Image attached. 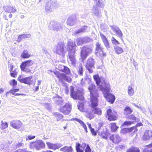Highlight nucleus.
Here are the masks:
<instances>
[{
    "mask_svg": "<svg viewBox=\"0 0 152 152\" xmlns=\"http://www.w3.org/2000/svg\"><path fill=\"white\" fill-rule=\"evenodd\" d=\"M75 51L74 50L72 51V53L71 52L69 53L68 57L70 61H71L72 64L73 65H75L76 62V60L75 58Z\"/></svg>",
    "mask_w": 152,
    "mask_h": 152,
    "instance_id": "obj_22",
    "label": "nucleus"
},
{
    "mask_svg": "<svg viewBox=\"0 0 152 152\" xmlns=\"http://www.w3.org/2000/svg\"><path fill=\"white\" fill-rule=\"evenodd\" d=\"M128 133L133 132L134 134L135 132H137L138 129L136 128L134 126L128 128Z\"/></svg>",
    "mask_w": 152,
    "mask_h": 152,
    "instance_id": "obj_39",
    "label": "nucleus"
},
{
    "mask_svg": "<svg viewBox=\"0 0 152 152\" xmlns=\"http://www.w3.org/2000/svg\"><path fill=\"white\" fill-rule=\"evenodd\" d=\"M1 129H4L7 128L8 124L6 122H3L2 121H1Z\"/></svg>",
    "mask_w": 152,
    "mask_h": 152,
    "instance_id": "obj_40",
    "label": "nucleus"
},
{
    "mask_svg": "<svg viewBox=\"0 0 152 152\" xmlns=\"http://www.w3.org/2000/svg\"><path fill=\"white\" fill-rule=\"evenodd\" d=\"M93 78L95 81L97 86H100L101 83V78L98 74L95 75L93 76Z\"/></svg>",
    "mask_w": 152,
    "mask_h": 152,
    "instance_id": "obj_28",
    "label": "nucleus"
},
{
    "mask_svg": "<svg viewBox=\"0 0 152 152\" xmlns=\"http://www.w3.org/2000/svg\"><path fill=\"white\" fill-rule=\"evenodd\" d=\"M17 84V81L13 79L10 82V85L13 87L16 86Z\"/></svg>",
    "mask_w": 152,
    "mask_h": 152,
    "instance_id": "obj_44",
    "label": "nucleus"
},
{
    "mask_svg": "<svg viewBox=\"0 0 152 152\" xmlns=\"http://www.w3.org/2000/svg\"><path fill=\"white\" fill-rule=\"evenodd\" d=\"M124 113L126 115L131 114L133 112L132 109L128 106H126L124 109Z\"/></svg>",
    "mask_w": 152,
    "mask_h": 152,
    "instance_id": "obj_31",
    "label": "nucleus"
},
{
    "mask_svg": "<svg viewBox=\"0 0 152 152\" xmlns=\"http://www.w3.org/2000/svg\"><path fill=\"white\" fill-rule=\"evenodd\" d=\"M39 89V86H38L35 87V89L34 90V91H37Z\"/></svg>",
    "mask_w": 152,
    "mask_h": 152,
    "instance_id": "obj_59",
    "label": "nucleus"
},
{
    "mask_svg": "<svg viewBox=\"0 0 152 152\" xmlns=\"http://www.w3.org/2000/svg\"><path fill=\"white\" fill-rule=\"evenodd\" d=\"M134 123V121H125L121 124V126H129Z\"/></svg>",
    "mask_w": 152,
    "mask_h": 152,
    "instance_id": "obj_36",
    "label": "nucleus"
},
{
    "mask_svg": "<svg viewBox=\"0 0 152 152\" xmlns=\"http://www.w3.org/2000/svg\"><path fill=\"white\" fill-rule=\"evenodd\" d=\"M65 43L63 42H58L56 48L55 53L59 55L64 54L66 52L64 50Z\"/></svg>",
    "mask_w": 152,
    "mask_h": 152,
    "instance_id": "obj_12",
    "label": "nucleus"
},
{
    "mask_svg": "<svg viewBox=\"0 0 152 152\" xmlns=\"http://www.w3.org/2000/svg\"><path fill=\"white\" fill-rule=\"evenodd\" d=\"M61 71L66 75H69L70 73L69 69L67 67L64 66V68L61 70Z\"/></svg>",
    "mask_w": 152,
    "mask_h": 152,
    "instance_id": "obj_37",
    "label": "nucleus"
},
{
    "mask_svg": "<svg viewBox=\"0 0 152 152\" xmlns=\"http://www.w3.org/2000/svg\"><path fill=\"white\" fill-rule=\"evenodd\" d=\"M111 42L114 45H118L120 44L119 42L116 40L114 37L112 38Z\"/></svg>",
    "mask_w": 152,
    "mask_h": 152,
    "instance_id": "obj_46",
    "label": "nucleus"
},
{
    "mask_svg": "<svg viewBox=\"0 0 152 152\" xmlns=\"http://www.w3.org/2000/svg\"><path fill=\"white\" fill-rule=\"evenodd\" d=\"M87 145L85 143L81 145L79 143H76L75 149L77 152H84V150Z\"/></svg>",
    "mask_w": 152,
    "mask_h": 152,
    "instance_id": "obj_18",
    "label": "nucleus"
},
{
    "mask_svg": "<svg viewBox=\"0 0 152 152\" xmlns=\"http://www.w3.org/2000/svg\"><path fill=\"white\" fill-rule=\"evenodd\" d=\"M33 76H30L24 78H22L21 76L20 75L18 77V80L20 82L28 85H30L33 82Z\"/></svg>",
    "mask_w": 152,
    "mask_h": 152,
    "instance_id": "obj_15",
    "label": "nucleus"
},
{
    "mask_svg": "<svg viewBox=\"0 0 152 152\" xmlns=\"http://www.w3.org/2000/svg\"><path fill=\"white\" fill-rule=\"evenodd\" d=\"M102 138L106 139L107 138V134L105 132H103L101 133V135Z\"/></svg>",
    "mask_w": 152,
    "mask_h": 152,
    "instance_id": "obj_47",
    "label": "nucleus"
},
{
    "mask_svg": "<svg viewBox=\"0 0 152 152\" xmlns=\"http://www.w3.org/2000/svg\"><path fill=\"white\" fill-rule=\"evenodd\" d=\"M152 137V132L150 130H146L142 137V139L143 140L146 141L149 140Z\"/></svg>",
    "mask_w": 152,
    "mask_h": 152,
    "instance_id": "obj_21",
    "label": "nucleus"
},
{
    "mask_svg": "<svg viewBox=\"0 0 152 152\" xmlns=\"http://www.w3.org/2000/svg\"><path fill=\"white\" fill-rule=\"evenodd\" d=\"M8 67L10 76L14 78L16 77L18 74L19 70L18 68L16 67L12 63L8 64Z\"/></svg>",
    "mask_w": 152,
    "mask_h": 152,
    "instance_id": "obj_13",
    "label": "nucleus"
},
{
    "mask_svg": "<svg viewBox=\"0 0 152 152\" xmlns=\"http://www.w3.org/2000/svg\"><path fill=\"white\" fill-rule=\"evenodd\" d=\"M143 125L141 123H137L135 126H134L136 128H137V127L138 126H142Z\"/></svg>",
    "mask_w": 152,
    "mask_h": 152,
    "instance_id": "obj_54",
    "label": "nucleus"
},
{
    "mask_svg": "<svg viewBox=\"0 0 152 152\" xmlns=\"http://www.w3.org/2000/svg\"><path fill=\"white\" fill-rule=\"evenodd\" d=\"M126 118L128 119L132 120L134 121V123L136 122L137 119L136 118L133 114L130 115L128 116Z\"/></svg>",
    "mask_w": 152,
    "mask_h": 152,
    "instance_id": "obj_41",
    "label": "nucleus"
},
{
    "mask_svg": "<svg viewBox=\"0 0 152 152\" xmlns=\"http://www.w3.org/2000/svg\"><path fill=\"white\" fill-rule=\"evenodd\" d=\"M46 144L49 149L55 150L61 147L60 144H53L50 142H46Z\"/></svg>",
    "mask_w": 152,
    "mask_h": 152,
    "instance_id": "obj_20",
    "label": "nucleus"
},
{
    "mask_svg": "<svg viewBox=\"0 0 152 152\" xmlns=\"http://www.w3.org/2000/svg\"><path fill=\"white\" fill-rule=\"evenodd\" d=\"M4 92V90L2 88H0V94H1Z\"/></svg>",
    "mask_w": 152,
    "mask_h": 152,
    "instance_id": "obj_62",
    "label": "nucleus"
},
{
    "mask_svg": "<svg viewBox=\"0 0 152 152\" xmlns=\"http://www.w3.org/2000/svg\"><path fill=\"white\" fill-rule=\"evenodd\" d=\"M104 96L107 101L111 104H113L115 99V96L111 93H105L104 94Z\"/></svg>",
    "mask_w": 152,
    "mask_h": 152,
    "instance_id": "obj_16",
    "label": "nucleus"
},
{
    "mask_svg": "<svg viewBox=\"0 0 152 152\" xmlns=\"http://www.w3.org/2000/svg\"><path fill=\"white\" fill-rule=\"evenodd\" d=\"M87 124L88 125V126L90 130L91 129L93 128H92L91 126V125L89 123H87Z\"/></svg>",
    "mask_w": 152,
    "mask_h": 152,
    "instance_id": "obj_57",
    "label": "nucleus"
},
{
    "mask_svg": "<svg viewBox=\"0 0 152 152\" xmlns=\"http://www.w3.org/2000/svg\"><path fill=\"white\" fill-rule=\"evenodd\" d=\"M93 47L88 45L84 46L80 48V56L81 60L83 61L93 52Z\"/></svg>",
    "mask_w": 152,
    "mask_h": 152,
    "instance_id": "obj_2",
    "label": "nucleus"
},
{
    "mask_svg": "<svg viewBox=\"0 0 152 152\" xmlns=\"http://www.w3.org/2000/svg\"><path fill=\"white\" fill-rule=\"evenodd\" d=\"M31 56V55L30 54L27 50H24L21 55V57L24 59L28 58Z\"/></svg>",
    "mask_w": 152,
    "mask_h": 152,
    "instance_id": "obj_25",
    "label": "nucleus"
},
{
    "mask_svg": "<svg viewBox=\"0 0 152 152\" xmlns=\"http://www.w3.org/2000/svg\"><path fill=\"white\" fill-rule=\"evenodd\" d=\"M78 74L80 75H82L83 72V67L82 65L79 66L78 70Z\"/></svg>",
    "mask_w": 152,
    "mask_h": 152,
    "instance_id": "obj_43",
    "label": "nucleus"
},
{
    "mask_svg": "<svg viewBox=\"0 0 152 152\" xmlns=\"http://www.w3.org/2000/svg\"><path fill=\"white\" fill-rule=\"evenodd\" d=\"M110 124V129L113 132H115L118 128V127L116 126L115 123H111Z\"/></svg>",
    "mask_w": 152,
    "mask_h": 152,
    "instance_id": "obj_33",
    "label": "nucleus"
},
{
    "mask_svg": "<svg viewBox=\"0 0 152 152\" xmlns=\"http://www.w3.org/2000/svg\"><path fill=\"white\" fill-rule=\"evenodd\" d=\"M35 135L32 136L31 135H29L26 138V141H28L34 139L35 138Z\"/></svg>",
    "mask_w": 152,
    "mask_h": 152,
    "instance_id": "obj_48",
    "label": "nucleus"
},
{
    "mask_svg": "<svg viewBox=\"0 0 152 152\" xmlns=\"http://www.w3.org/2000/svg\"><path fill=\"white\" fill-rule=\"evenodd\" d=\"M75 20L72 17H69L66 23L67 25L69 26H72Z\"/></svg>",
    "mask_w": 152,
    "mask_h": 152,
    "instance_id": "obj_38",
    "label": "nucleus"
},
{
    "mask_svg": "<svg viewBox=\"0 0 152 152\" xmlns=\"http://www.w3.org/2000/svg\"><path fill=\"white\" fill-rule=\"evenodd\" d=\"M75 121H77L79 122L80 124L81 125V126L83 127L84 129L85 132L87 133L88 132L87 127L86 125V124L81 120L77 118H75L73 119Z\"/></svg>",
    "mask_w": 152,
    "mask_h": 152,
    "instance_id": "obj_27",
    "label": "nucleus"
},
{
    "mask_svg": "<svg viewBox=\"0 0 152 152\" xmlns=\"http://www.w3.org/2000/svg\"><path fill=\"white\" fill-rule=\"evenodd\" d=\"M22 122L19 120H16L12 121L10 123V126L13 128L19 129L21 128L22 126Z\"/></svg>",
    "mask_w": 152,
    "mask_h": 152,
    "instance_id": "obj_17",
    "label": "nucleus"
},
{
    "mask_svg": "<svg viewBox=\"0 0 152 152\" xmlns=\"http://www.w3.org/2000/svg\"><path fill=\"white\" fill-rule=\"evenodd\" d=\"M71 110V104L70 103L68 102L65 103L63 106L60 107L58 110L59 111L64 115H67L70 113Z\"/></svg>",
    "mask_w": 152,
    "mask_h": 152,
    "instance_id": "obj_10",
    "label": "nucleus"
},
{
    "mask_svg": "<svg viewBox=\"0 0 152 152\" xmlns=\"http://www.w3.org/2000/svg\"><path fill=\"white\" fill-rule=\"evenodd\" d=\"M128 95L130 96H132L134 94V89L131 86L128 87Z\"/></svg>",
    "mask_w": 152,
    "mask_h": 152,
    "instance_id": "obj_35",
    "label": "nucleus"
},
{
    "mask_svg": "<svg viewBox=\"0 0 152 152\" xmlns=\"http://www.w3.org/2000/svg\"><path fill=\"white\" fill-rule=\"evenodd\" d=\"M54 98H60V99H57L56 101H55V102H56V104L57 105H58L59 106H60V105H61L63 103V102H64V101L63 99H62V97H60L59 96H57V97H54Z\"/></svg>",
    "mask_w": 152,
    "mask_h": 152,
    "instance_id": "obj_30",
    "label": "nucleus"
},
{
    "mask_svg": "<svg viewBox=\"0 0 152 152\" xmlns=\"http://www.w3.org/2000/svg\"><path fill=\"white\" fill-rule=\"evenodd\" d=\"M115 33L116 35L118 37L121 38L123 36V34L120 30H117L115 31Z\"/></svg>",
    "mask_w": 152,
    "mask_h": 152,
    "instance_id": "obj_45",
    "label": "nucleus"
},
{
    "mask_svg": "<svg viewBox=\"0 0 152 152\" xmlns=\"http://www.w3.org/2000/svg\"><path fill=\"white\" fill-rule=\"evenodd\" d=\"M23 145V143L20 142L18 143L17 146L18 147H19Z\"/></svg>",
    "mask_w": 152,
    "mask_h": 152,
    "instance_id": "obj_55",
    "label": "nucleus"
},
{
    "mask_svg": "<svg viewBox=\"0 0 152 152\" xmlns=\"http://www.w3.org/2000/svg\"><path fill=\"white\" fill-rule=\"evenodd\" d=\"M12 15L11 14H10L9 15V17L10 18H12Z\"/></svg>",
    "mask_w": 152,
    "mask_h": 152,
    "instance_id": "obj_64",
    "label": "nucleus"
},
{
    "mask_svg": "<svg viewBox=\"0 0 152 152\" xmlns=\"http://www.w3.org/2000/svg\"><path fill=\"white\" fill-rule=\"evenodd\" d=\"M16 92L15 89H12L10 90V91L7 92L6 94V96H7L9 95L10 93L12 94V95H14L15 93Z\"/></svg>",
    "mask_w": 152,
    "mask_h": 152,
    "instance_id": "obj_42",
    "label": "nucleus"
},
{
    "mask_svg": "<svg viewBox=\"0 0 152 152\" xmlns=\"http://www.w3.org/2000/svg\"><path fill=\"white\" fill-rule=\"evenodd\" d=\"M121 133L123 134H125L128 133V128H123L121 129Z\"/></svg>",
    "mask_w": 152,
    "mask_h": 152,
    "instance_id": "obj_49",
    "label": "nucleus"
},
{
    "mask_svg": "<svg viewBox=\"0 0 152 152\" xmlns=\"http://www.w3.org/2000/svg\"><path fill=\"white\" fill-rule=\"evenodd\" d=\"M28 37L26 34H21L18 35V37L17 42H20L22 39L27 38Z\"/></svg>",
    "mask_w": 152,
    "mask_h": 152,
    "instance_id": "obj_34",
    "label": "nucleus"
},
{
    "mask_svg": "<svg viewBox=\"0 0 152 152\" xmlns=\"http://www.w3.org/2000/svg\"><path fill=\"white\" fill-rule=\"evenodd\" d=\"M37 82H38V85L39 86L40 85L41 82L40 80H38Z\"/></svg>",
    "mask_w": 152,
    "mask_h": 152,
    "instance_id": "obj_63",
    "label": "nucleus"
},
{
    "mask_svg": "<svg viewBox=\"0 0 152 152\" xmlns=\"http://www.w3.org/2000/svg\"><path fill=\"white\" fill-rule=\"evenodd\" d=\"M115 52L118 54H121L124 52L123 48L118 46L115 47L114 48Z\"/></svg>",
    "mask_w": 152,
    "mask_h": 152,
    "instance_id": "obj_29",
    "label": "nucleus"
},
{
    "mask_svg": "<svg viewBox=\"0 0 152 152\" xmlns=\"http://www.w3.org/2000/svg\"><path fill=\"white\" fill-rule=\"evenodd\" d=\"M95 63L94 59L92 57H89L87 59L86 67L89 73H92L93 72L92 69L95 68L94 66Z\"/></svg>",
    "mask_w": 152,
    "mask_h": 152,
    "instance_id": "obj_11",
    "label": "nucleus"
},
{
    "mask_svg": "<svg viewBox=\"0 0 152 152\" xmlns=\"http://www.w3.org/2000/svg\"><path fill=\"white\" fill-rule=\"evenodd\" d=\"M70 96L72 98L75 100H79L81 101H83L84 100V97L81 94L80 90H77L76 91H75L74 88L72 86H70Z\"/></svg>",
    "mask_w": 152,
    "mask_h": 152,
    "instance_id": "obj_5",
    "label": "nucleus"
},
{
    "mask_svg": "<svg viewBox=\"0 0 152 152\" xmlns=\"http://www.w3.org/2000/svg\"><path fill=\"white\" fill-rule=\"evenodd\" d=\"M86 148L85 152H92L89 145H87Z\"/></svg>",
    "mask_w": 152,
    "mask_h": 152,
    "instance_id": "obj_50",
    "label": "nucleus"
},
{
    "mask_svg": "<svg viewBox=\"0 0 152 152\" xmlns=\"http://www.w3.org/2000/svg\"><path fill=\"white\" fill-rule=\"evenodd\" d=\"M110 139L115 143H118L121 141L120 137L118 135H112L110 136Z\"/></svg>",
    "mask_w": 152,
    "mask_h": 152,
    "instance_id": "obj_23",
    "label": "nucleus"
},
{
    "mask_svg": "<svg viewBox=\"0 0 152 152\" xmlns=\"http://www.w3.org/2000/svg\"><path fill=\"white\" fill-rule=\"evenodd\" d=\"M91 133L94 136H96L97 135V132L95 130L94 128L91 129L90 130Z\"/></svg>",
    "mask_w": 152,
    "mask_h": 152,
    "instance_id": "obj_51",
    "label": "nucleus"
},
{
    "mask_svg": "<svg viewBox=\"0 0 152 152\" xmlns=\"http://www.w3.org/2000/svg\"><path fill=\"white\" fill-rule=\"evenodd\" d=\"M67 46L69 48V51L71 52L72 50H75V48L76 47V45L75 42L73 41H70L67 44Z\"/></svg>",
    "mask_w": 152,
    "mask_h": 152,
    "instance_id": "obj_24",
    "label": "nucleus"
},
{
    "mask_svg": "<svg viewBox=\"0 0 152 152\" xmlns=\"http://www.w3.org/2000/svg\"><path fill=\"white\" fill-rule=\"evenodd\" d=\"M15 152H29V151H26L25 149H20L16 150Z\"/></svg>",
    "mask_w": 152,
    "mask_h": 152,
    "instance_id": "obj_52",
    "label": "nucleus"
},
{
    "mask_svg": "<svg viewBox=\"0 0 152 152\" xmlns=\"http://www.w3.org/2000/svg\"><path fill=\"white\" fill-rule=\"evenodd\" d=\"M15 96H19V95H25V94H19V93H17L15 94H14Z\"/></svg>",
    "mask_w": 152,
    "mask_h": 152,
    "instance_id": "obj_60",
    "label": "nucleus"
},
{
    "mask_svg": "<svg viewBox=\"0 0 152 152\" xmlns=\"http://www.w3.org/2000/svg\"><path fill=\"white\" fill-rule=\"evenodd\" d=\"M91 104L87 105V101L84 102H79L77 107L79 110L81 112L86 113V117L91 120L94 117V114L101 115L102 114L101 109L98 107L99 100L98 99L90 101Z\"/></svg>",
    "mask_w": 152,
    "mask_h": 152,
    "instance_id": "obj_1",
    "label": "nucleus"
},
{
    "mask_svg": "<svg viewBox=\"0 0 152 152\" xmlns=\"http://www.w3.org/2000/svg\"><path fill=\"white\" fill-rule=\"evenodd\" d=\"M105 117L110 121H116L117 119L118 115L117 112L111 109H107L105 114Z\"/></svg>",
    "mask_w": 152,
    "mask_h": 152,
    "instance_id": "obj_7",
    "label": "nucleus"
},
{
    "mask_svg": "<svg viewBox=\"0 0 152 152\" xmlns=\"http://www.w3.org/2000/svg\"><path fill=\"white\" fill-rule=\"evenodd\" d=\"M145 147H147L148 148H151L152 147V143L149 144L148 145H146L145 146Z\"/></svg>",
    "mask_w": 152,
    "mask_h": 152,
    "instance_id": "obj_58",
    "label": "nucleus"
},
{
    "mask_svg": "<svg viewBox=\"0 0 152 152\" xmlns=\"http://www.w3.org/2000/svg\"><path fill=\"white\" fill-rule=\"evenodd\" d=\"M126 152H140L139 149L137 147L132 146Z\"/></svg>",
    "mask_w": 152,
    "mask_h": 152,
    "instance_id": "obj_32",
    "label": "nucleus"
},
{
    "mask_svg": "<svg viewBox=\"0 0 152 152\" xmlns=\"http://www.w3.org/2000/svg\"><path fill=\"white\" fill-rule=\"evenodd\" d=\"M34 64L33 61L31 60H28L23 62L20 65L21 70L26 73L30 72L31 70L28 67Z\"/></svg>",
    "mask_w": 152,
    "mask_h": 152,
    "instance_id": "obj_9",
    "label": "nucleus"
},
{
    "mask_svg": "<svg viewBox=\"0 0 152 152\" xmlns=\"http://www.w3.org/2000/svg\"><path fill=\"white\" fill-rule=\"evenodd\" d=\"M53 73L59 81L62 83H64L65 81H66L69 83H71L72 81V80L70 77L67 76L64 73L58 71H55L53 72Z\"/></svg>",
    "mask_w": 152,
    "mask_h": 152,
    "instance_id": "obj_4",
    "label": "nucleus"
},
{
    "mask_svg": "<svg viewBox=\"0 0 152 152\" xmlns=\"http://www.w3.org/2000/svg\"><path fill=\"white\" fill-rule=\"evenodd\" d=\"M103 123L102 122H99L98 123V129H100L103 126Z\"/></svg>",
    "mask_w": 152,
    "mask_h": 152,
    "instance_id": "obj_53",
    "label": "nucleus"
},
{
    "mask_svg": "<svg viewBox=\"0 0 152 152\" xmlns=\"http://www.w3.org/2000/svg\"><path fill=\"white\" fill-rule=\"evenodd\" d=\"M100 36L104 46L108 49L110 48V43L106 37L101 33H100Z\"/></svg>",
    "mask_w": 152,
    "mask_h": 152,
    "instance_id": "obj_19",
    "label": "nucleus"
},
{
    "mask_svg": "<svg viewBox=\"0 0 152 152\" xmlns=\"http://www.w3.org/2000/svg\"><path fill=\"white\" fill-rule=\"evenodd\" d=\"M96 88V86L93 84H91L88 88L90 92V101L98 99L99 94L98 90Z\"/></svg>",
    "mask_w": 152,
    "mask_h": 152,
    "instance_id": "obj_8",
    "label": "nucleus"
},
{
    "mask_svg": "<svg viewBox=\"0 0 152 152\" xmlns=\"http://www.w3.org/2000/svg\"><path fill=\"white\" fill-rule=\"evenodd\" d=\"M60 150L64 152H72L73 151L72 147L71 146H64L63 147L61 148L60 149Z\"/></svg>",
    "mask_w": 152,
    "mask_h": 152,
    "instance_id": "obj_26",
    "label": "nucleus"
},
{
    "mask_svg": "<svg viewBox=\"0 0 152 152\" xmlns=\"http://www.w3.org/2000/svg\"><path fill=\"white\" fill-rule=\"evenodd\" d=\"M104 85H100L99 88L100 90L104 94L106 93H109L111 91L110 84L105 82V81L103 83Z\"/></svg>",
    "mask_w": 152,
    "mask_h": 152,
    "instance_id": "obj_14",
    "label": "nucleus"
},
{
    "mask_svg": "<svg viewBox=\"0 0 152 152\" xmlns=\"http://www.w3.org/2000/svg\"><path fill=\"white\" fill-rule=\"evenodd\" d=\"M54 115H56V116H58V115H59L61 117V118H63V116L62 115H61V114H57V113H55Z\"/></svg>",
    "mask_w": 152,
    "mask_h": 152,
    "instance_id": "obj_61",
    "label": "nucleus"
},
{
    "mask_svg": "<svg viewBox=\"0 0 152 152\" xmlns=\"http://www.w3.org/2000/svg\"><path fill=\"white\" fill-rule=\"evenodd\" d=\"M11 12L13 13L15 12L16 11V10L15 8L12 7L11 8Z\"/></svg>",
    "mask_w": 152,
    "mask_h": 152,
    "instance_id": "obj_56",
    "label": "nucleus"
},
{
    "mask_svg": "<svg viewBox=\"0 0 152 152\" xmlns=\"http://www.w3.org/2000/svg\"><path fill=\"white\" fill-rule=\"evenodd\" d=\"M95 54L101 59H103L107 56V53L104 50L101 44L99 42L96 44Z\"/></svg>",
    "mask_w": 152,
    "mask_h": 152,
    "instance_id": "obj_3",
    "label": "nucleus"
},
{
    "mask_svg": "<svg viewBox=\"0 0 152 152\" xmlns=\"http://www.w3.org/2000/svg\"><path fill=\"white\" fill-rule=\"evenodd\" d=\"M45 147V142L42 140H36L31 142L29 145L30 149H33L35 148L36 150H39L42 148H44Z\"/></svg>",
    "mask_w": 152,
    "mask_h": 152,
    "instance_id": "obj_6",
    "label": "nucleus"
}]
</instances>
